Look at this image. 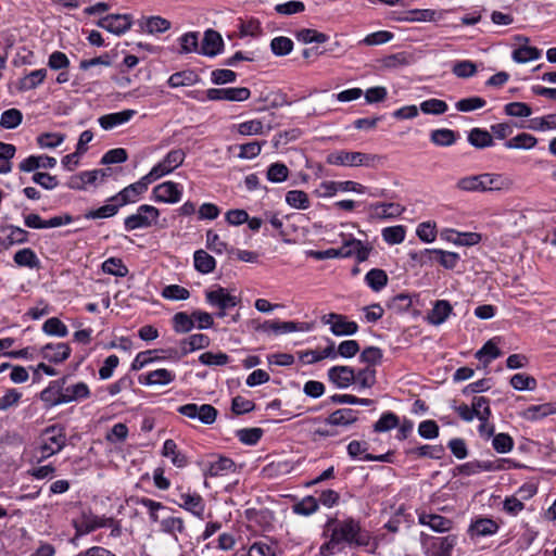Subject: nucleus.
I'll list each match as a JSON object with an SVG mask.
<instances>
[{
    "label": "nucleus",
    "instance_id": "nucleus-20",
    "mask_svg": "<svg viewBox=\"0 0 556 556\" xmlns=\"http://www.w3.org/2000/svg\"><path fill=\"white\" fill-rule=\"evenodd\" d=\"M155 201L164 203H176L180 200L181 190L178 185L172 181H166L157 185L153 189Z\"/></svg>",
    "mask_w": 556,
    "mask_h": 556
},
{
    "label": "nucleus",
    "instance_id": "nucleus-18",
    "mask_svg": "<svg viewBox=\"0 0 556 556\" xmlns=\"http://www.w3.org/2000/svg\"><path fill=\"white\" fill-rule=\"evenodd\" d=\"M112 523V517H99L91 513H84L78 522H75V529L80 534H88L99 528H105Z\"/></svg>",
    "mask_w": 556,
    "mask_h": 556
},
{
    "label": "nucleus",
    "instance_id": "nucleus-50",
    "mask_svg": "<svg viewBox=\"0 0 556 556\" xmlns=\"http://www.w3.org/2000/svg\"><path fill=\"white\" fill-rule=\"evenodd\" d=\"M23 114L17 109H9L2 112L0 116V126L5 129H14L21 125Z\"/></svg>",
    "mask_w": 556,
    "mask_h": 556
},
{
    "label": "nucleus",
    "instance_id": "nucleus-51",
    "mask_svg": "<svg viewBox=\"0 0 556 556\" xmlns=\"http://www.w3.org/2000/svg\"><path fill=\"white\" fill-rule=\"evenodd\" d=\"M365 280L374 291H379L387 285L388 276L384 270L374 268L366 274Z\"/></svg>",
    "mask_w": 556,
    "mask_h": 556
},
{
    "label": "nucleus",
    "instance_id": "nucleus-14",
    "mask_svg": "<svg viewBox=\"0 0 556 556\" xmlns=\"http://www.w3.org/2000/svg\"><path fill=\"white\" fill-rule=\"evenodd\" d=\"M206 302L220 311H227L228 308L235 307L238 304V299L223 287H218L215 290H208L205 292Z\"/></svg>",
    "mask_w": 556,
    "mask_h": 556
},
{
    "label": "nucleus",
    "instance_id": "nucleus-6",
    "mask_svg": "<svg viewBox=\"0 0 556 556\" xmlns=\"http://www.w3.org/2000/svg\"><path fill=\"white\" fill-rule=\"evenodd\" d=\"M177 412L190 419H198L204 425H212L217 417V409L211 404L197 405L193 403L181 405Z\"/></svg>",
    "mask_w": 556,
    "mask_h": 556
},
{
    "label": "nucleus",
    "instance_id": "nucleus-22",
    "mask_svg": "<svg viewBox=\"0 0 556 556\" xmlns=\"http://www.w3.org/2000/svg\"><path fill=\"white\" fill-rule=\"evenodd\" d=\"M136 113L137 112L135 110L128 109L121 112L102 115L99 117L98 122L103 129L110 130L116 126L129 122L136 115Z\"/></svg>",
    "mask_w": 556,
    "mask_h": 556
},
{
    "label": "nucleus",
    "instance_id": "nucleus-56",
    "mask_svg": "<svg viewBox=\"0 0 556 556\" xmlns=\"http://www.w3.org/2000/svg\"><path fill=\"white\" fill-rule=\"evenodd\" d=\"M296 39L303 43H324L329 39V36L316 29L303 28L296 33Z\"/></svg>",
    "mask_w": 556,
    "mask_h": 556
},
{
    "label": "nucleus",
    "instance_id": "nucleus-58",
    "mask_svg": "<svg viewBox=\"0 0 556 556\" xmlns=\"http://www.w3.org/2000/svg\"><path fill=\"white\" fill-rule=\"evenodd\" d=\"M271 52L277 56L288 55L293 49V41L285 36L275 37L270 42Z\"/></svg>",
    "mask_w": 556,
    "mask_h": 556
},
{
    "label": "nucleus",
    "instance_id": "nucleus-46",
    "mask_svg": "<svg viewBox=\"0 0 556 556\" xmlns=\"http://www.w3.org/2000/svg\"><path fill=\"white\" fill-rule=\"evenodd\" d=\"M540 56V49L527 45H523L513 51V60L517 63H527L529 61L538 60Z\"/></svg>",
    "mask_w": 556,
    "mask_h": 556
},
{
    "label": "nucleus",
    "instance_id": "nucleus-39",
    "mask_svg": "<svg viewBox=\"0 0 556 556\" xmlns=\"http://www.w3.org/2000/svg\"><path fill=\"white\" fill-rule=\"evenodd\" d=\"M181 500H182L181 506L185 509L191 511L193 515H195L198 517L203 516L204 510H205V505H204L203 498L199 494H197V493L182 494Z\"/></svg>",
    "mask_w": 556,
    "mask_h": 556
},
{
    "label": "nucleus",
    "instance_id": "nucleus-29",
    "mask_svg": "<svg viewBox=\"0 0 556 556\" xmlns=\"http://www.w3.org/2000/svg\"><path fill=\"white\" fill-rule=\"evenodd\" d=\"M47 77V70L46 68H39L31 71L27 75H25L23 78L20 79L18 83V90L20 91H28L37 88L39 85L43 83V80Z\"/></svg>",
    "mask_w": 556,
    "mask_h": 556
},
{
    "label": "nucleus",
    "instance_id": "nucleus-15",
    "mask_svg": "<svg viewBox=\"0 0 556 556\" xmlns=\"http://www.w3.org/2000/svg\"><path fill=\"white\" fill-rule=\"evenodd\" d=\"M185 156L181 149L172 150L148 174H170L184 163Z\"/></svg>",
    "mask_w": 556,
    "mask_h": 556
},
{
    "label": "nucleus",
    "instance_id": "nucleus-60",
    "mask_svg": "<svg viewBox=\"0 0 556 556\" xmlns=\"http://www.w3.org/2000/svg\"><path fill=\"white\" fill-rule=\"evenodd\" d=\"M510 384L515 390H534L536 388V380L527 374H516L510 378Z\"/></svg>",
    "mask_w": 556,
    "mask_h": 556
},
{
    "label": "nucleus",
    "instance_id": "nucleus-59",
    "mask_svg": "<svg viewBox=\"0 0 556 556\" xmlns=\"http://www.w3.org/2000/svg\"><path fill=\"white\" fill-rule=\"evenodd\" d=\"M405 227L404 226H392L382 229V238L389 244H399L405 239Z\"/></svg>",
    "mask_w": 556,
    "mask_h": 556
},
{
    "label": "nucleus",
    "instance_id": "nucleus-34",
    "mask_svg": "<svg viewBox=\"0 0 556 556\" xmlns=\"http://www.w3.org/2000/svg\"><path fill=\"white\" fill-rule=\"evenodd\" d=\"M63 393L64 395L61 401H63L64 404L87 399L90 395L89 388L85 382H78L65 389L63 388Z\"/></svg>",
    "mask_w": 556,
    "mask_h": 556
},
{
    "label": "nucleus",
    "instance_id": "nucleus-8",
    "mask_svg": "<svg viewBox=\"0 0 556 556\" xmlns=\"http://www.w3.org/2000/svg\"><path fill=\"white\" fill-rule=\"evenodd\" d=\"M321 323L330 325L331 332L337 336H352L357 332L358 326L355 321L348 320L346 316L330 313L321 317Z\"/></svg>",
    "mask_w": 556,
    "mask_h": 556
},
{
    "label": "nucleus",
    "instance_id": "nucleus-49",
    "mask_svg": "<svg viewBox=\"0 0 556 556\" xmlns=\"http://www.w3.org/2000/svg\"><path fill=\"white\" fill-rule=\"evenodd\" d=\"M452 541L450 536L433 540L427 551L428 556H451Z\"/></svg>",
    "mask_w": 556,
    "mask_h": 556
},
{
    "label": "nucleus",
    "instance_id": "nucleus-9",
    "mask_svg": "<svg viewBox=\"0 0 556 556\" xmlns=\"http://www.w3.org/2000/svg\"><path fill=\"white\" fill-rule=\"evenodd\" d=\"M251 97L247 87L210 88L208 98L211 101L243 102Z\"/></svg>",
    "mask_w": 556,
    "mask_h": 556
},
{
    "label": "nucleus",
    "instance_id": "nucleus-23",
    "mask_svg": "<svg viewBox=\"0 0 556 556\" xmlns=\"http://www.w3.org/2000/svg\"><path fill=\"white\" fill-rule=\"evenodd\" d=\"M65 382L66 378H62L61 380L50 382L49 387H47L40 393L41 401L50 406L64 404L63 401H61V399L64 395L63 387Z\"/></svg>",
    "mask_w": 556,
    "mask_h": 556
},
{
    "label": "nucleus",
    "instance_id": "nucleus-32",
    "mask_svg": "<svg viewBox=\"0 0 556 556\" xmlns=\"http://www.w3.org/2000/svg\"><path fill=\"white\" fill-rule=\"evenodd\" d=\"M210 345V338L203 333H194L180 342L184 354L191 353L195 350L204 349Z\"/></svg>",
    "mask_w": 556,
    "mask_h": 556
},
{
    "label": "nucleus",
    "instance_id": "nucleus-27",
    "mask_svg": "<svg viewBox=\"0 0 556 556\" xmlns=\"http://www.w3.org/2000/svg\"><path fill=\"white\" fill-rule=\"evenodd\" d=\"M556 413V403L549 402L540 405H531L522 413L530 421L540 420Z\"/></svg>",
    "mask_w": 556,
    "mask_h": 556
},
{
    "label": "nucleus",
    "instance_id": "nucleus-62",
    "mask_svg": "<svg viewBox=\"0 0 556 556\" xmlns=\"http://www.w3.org/2000/svg\"><path fill=\"white\" fill-rule=\"evenodd\" d=\"M237 77L236 72L227 68H217L211 73V81L218 86L235 83Z\"/></svg>",
    "mask_w": 556,
    "mask_h": 556
},
{
    "label": "nucleus",
    "instance_id": "nucleus-3",
    "mask_svg": "<svg viewBox=\"0 0 556 556\" xmlns=\"http://www.w3.org/2000/svg\"><path fill=\"white\" fill-rule=\"evenodd\" d=\"M66 444V434L63 427L53 425L46 428L41 434V458H48L59 453Z\"/></svg>",
    "mask_w": 556,
    "mask_h": 556
},
{
    "label": "nucleus",
    "instance_id": "nucleus-1",
    "mask_svg": "<svg viewBox=\"0 0 556 556\" xmlns=\"http://www.w3.org/2000/svg\"><path fill=\"white\" fill-rule=\"evenodd\" d=\"M331 534L329 541L320 546V554L323 556H330L339 553L342 547L341 544L354 546H368L370 543L369 533L362 529L358 521L349 518L345 520H333L330 523Z\"/></svg>",
    "mask_w": 556,
    "mask_h": 556
},
{
    "label": "nucleus",
    "instance_id": "nucleus-52",
    "mask_svg": "<svg viewBox=\"0 0 556 556\" xmlns=\"http://www.w3.org/2000/svg\"><path fill=\"white\" fill-rule=\"evenodd\" d=\"M42 331L49 336L64 338L68 333L67 327L56 317H51L43 323Z\"/></svg>",
    "mask_w": 556,
    "mask_h": 556
},
{
    "label": "nucleus",
    "instance_id": "nucleus-16",
    "mask_svg": "<svg viewBox=\"0 0 556 556\" xmlns=\"http://www.w3.org/2000/svg\"><path fill=\"white\" fill-rule=\"evenodd\" d=\"M224 48V40L220 34L214 29H207L204 31V37L202 40V45L199 54L214 58L217 54L222 53Z\"/></svg>",
    "mask_w": 556,
    "mask_h": 556
},
{
    "label": "nucleus",
    "instance_id": "nucleus-48",
    "mask_svg": "<svg viewBox=\"0 0 556 556\" xmlns=\"http://www.w3.org/2000/svg\"><path fill=\"white\" fill-rule=\"evenodd\" d=\"M286 202L293 208L306 210L309 207V200L306 192L302 190H291L286 193Z\"/></svg>",
    "mask_w": 556,
    "mask_h": 556
},
{
    "label": "nucleus",
    "instance_id": "nucleus-11",
    "mask_svg": "<svg viewBox=\"0 0 556 556\" xmlns=\"http://www.w3.org/2000/svg\"><path fill=\"white\" fill-rule=\"evenodd\" d=\"M309 329L311 327L306 323L280 320H266L256 328V330L258 331L275 334L288 333L293 331H308Z\"/></svg>",
    "mask_w": 556,
    "mask_h": 556
},
{
    "label": "nucleus",
    "instance_id": "nucleus-63",
    "mask_svg": "<svg viewBox=\"0 0 556 556\" xmlns=\"http://www.w3.org/2000/svg\"><path fill=\"white\" fill-rule=\"evenodd\" d=\"M448 109L447 103L440 99H429L420 103V110L425 114L440 115Z\"/></svg>",
    "mask_w": 556,
    "mask_h": 556
},
{
    "label": "nucleus",
    "instance_id": "nucleus-47",
    "mask_svg": "<svg viewBox=\"0 0 556 556\" xmlns=\"http://www.w3.org/2000/svg\"><path fill=\"white\" fill-rule=\"evenodd\" d=\"M98 176H68L66 185L71 189L91 190L97 187Z\"/></svg>",
    "mask_w": 556,
    "mask_h": 556
},
{
    "label": "nucleus",
    "instance_id": "nucleus-54",
    "mask_svg": "<svg viewBox=\"0 0 556 556\" xmlns=\"http://www.w3.org/2000/svg\"><path fill=\"white\" fill-rule=\"evenodd\" d=\"M173 327L176 332L186 333L192 330L194 327V320L192 315H188L185 312L176 313L173 317Z\"/></svg>",
    "mask_w": 556,
    "mask_h": 556
},
{
    "label": "nucleus",
    "instance_id": "nucleus-35",
    "mask_svg": "<svg viewBox=\"0 0 556 556\" xmlns=\"http://www.w3.org/2000/svg\"><path fill=\"white\" fill-rule=\"evenodd\" d=\"M452 312L448 301H437L433 308L428 313L427 319L432 325L442 324Z\"/></svg>",
    "mask_w": 556,
    "mask_h": 556
},
{
    "label": "nucleus",
    "instance_id": "nucleus-7",
    "mask_svg": "<svg viewBox=\"0 0 556 556\" xmlns=\"http://www.w3.org/2000/svg\"><path fill=\"white\" fill-rule=\"evenodd\" d=\"M159 177L160 176H143L141 180L124 188L119 193L113 197L111 201L118 202V205L122 206L127 203L136 202L138 197L148 189V185Z\"/></svg>",
    "mask_w": 556,
    "mask_h": 556
},
{
    "label": "nucleus",
    "instance_id": "nucleus-24",
    "mask_svg": "<svg viewBox=\"0 0 556 556\" xmlns=\"http://www.w3.org/2000/svg\"><path fill=\"white\" fill-rule=\"evenodd\" d=\"M201 81V77L193 70H185L172 74L167 79L170 88L189 87Z\"/></svg>",
    "mask_w": 556,
    "mask_h": 556
},
{
    "label": "nucleus",
    "instance_id": "nucleus-61",
    "mask_svg": "<svg viewBox=\"0 0 556 556\" xmlns=\"http://www.w3.org/2000/svg\"><path fill=\"white\" fill-rule=\"evenodd\" d=\"M359 388H371L376 383V369L367 366L355 372V381Z\"/></svg>",
    "mask_w": 556,
    "mask_h": 556
},
{
    "label": "nucleus",
    "instance_id": "nucleus-44",
    "mask_svg": "<svg viewBox=\"0 0 556 556\" xmlns=\"http://www.w3.org/2000/svg\"><path fill=\"white\" fill-rule=\"evenodd\" d=\"M178 42L180 46L179 52L181 54H187L191 52H197L200 50L199 48V33L198 31H188L181 35L178 38Z\"/></svg>",
    "mask_w": 556,
    "mask_h": 556
},
{
    "label": "nucleus",
    "instance_id": "nucleus-40",
    "mask_svg": "<svg viewBox=\"0 0 556 556\" xmlns=\"http://www.w3.org/2000/svg\"><path fill=\"white\" fill-rule=\"evenodd\" d=\"M170 26L172 23L168 20L157 15L147 17L142 24V28L151 35L163 34L167 31Z\"/></svg>",
    "mask_w": 556,
    "mask_h": 556
},
{
    "label": "nucleus",
    "instance_id": "nucleus-42",
    "mask_svg": "<svg viewBox=\"0 0 556 556\" xmlns=\"http://www.w3.org/2000/svg\"><path fill=\"white\" fill-rule=\"evenodd\" d=\"M16 148L14 144L0 141V174H8L12 170L11 160L14 157Z\"/></svg>",
    "mask_w": 556,
    "mask_h": 556
},
{
    "label": "nucleus",
    "instance_id": "nucleus-28",
    "mask_svg": "<svg viewBox=\"0 0 556 556\" xmlns=\"http://www.w3.org/2000/svg\"><path fill=\"white\" fill-rule=\"evenodd\" d=\"M357 420V412L350 408L337 409L326 419V424L331 426H350Z\"/></svg>",
    "mask_w": 556,
    "mask_h": 556
},
{
    "label": "nucleus",
    "instance_id": "nucleus-45",
    "mask_svg": "<svg viewBox=\"0 0 556 556\" xmlns=\"http://www.w3.org/2000/svg\"><path fill=\"white\" fill-rule=\"evenodd\" d=\"M538 140L534 136L521 132L505 142L508 149H531L536 144Z\"/></svg>",
    "mask_w": 556,
    "mask_h": 556
},
{
    "label": "nucleus",
    "instance_id": "nucleus-10",
    "mask_svg": "<svg viewBox=\"0 0 556 556\" xmlns=\"http://www.w3.org/2000/svg\"><path fill=\"white\" fill-rule=\"evenodd\" d=\"M97 25L114 35H122L131 27L132 16L130 14H109L101 17Z\"/></svg>",
    "mask_w": 556,
    "mask_h": 556
},
{
    "label": "nucleus",
    "instance_id": "nucleus-38",
    "mask_svg": "<svg viewBox=\"0 0 556 556\" xmlns=\"http://www.w3.org/2000/svg\"><path fill=\"white\" fill-rule=\"evenodd\" d=\"M194 267L202 274H210L215 269L216 261L204 250H198L193 255Z\"/></svg>",
    "mask_w": 556,
    "mask_h": 556
},
{
    "label": "nucleus",
    "instance_id": "nucleus-57",
    "mask_svg": "<svg viewBox=\"0 0 556 556\" xmlns=\"http://www.w3.org/2000/svg\"><path fill=\"white\" fill-rule=\"evenodd\" d=\"M498 529V526L492 519H479L471 525L470 530L473 534L485 536L494 534Z\"/></svg>",
    "mask_w": 556,
    "mask_h": 556
},
{
    "label": "nucleus",
    "instance_id": "nucleus-43",
    "mask_svg": "<svg viewBox=\"0 0 556 556\" xmlns=\"http://www.w3.org/2000/svg\"><path fill=\"white\" fill-rule=\"evenodd\" d=\"M65 137L62 132H42L37 136L36 142L41 149H53L61 146Z\"/></svg>",
    "mask_w": 556,
    "mask_h": 556
},
{
    "label": "nucleus",
    "instance_id": "nucleus-21",
    "mask_svg": "<svg viewBox=\"0 0 556 556\" xmlns=\"http://www.w3.org/2000/svg\"><path fill=\"white\" fill-rule=\"evenodd\" d=\"M41 355L50 363H62L71 355V348L66 343H48L41 349Z\"/></svg>",
    "mask_w": 556,
    "mask_h": 556
},
{
    "label": "nucleus",
    "instance_id": "nucleus-17",
    "mask_svg": "<svg viewBox=\"0 0 556 556\" xmlns=\"http://www.w3.org/2000/svg\"><path fill=\"white\" fill-rule=\"evenodd\" d=\"M56 166V159L46 154L29 155L18 164V169L24 173L39 169H52Z\"/></svg>",
    "mask_w": 556,
    "mask_h": 556
},
{
    "label": "nucleus",
    "instance_id": "nucleus-31",
    "mask_svg": "<svg viewBox=\"0 0 556 556\" xmlns=\"http://www.w3.org/2000/svg\"><path fill=\"white\" fill-rule=\"evenodd\" d=\"M419 521L422 525L429 526L437 532L448 531L452 528V521L443 516L434 514H421Z\"/></svg>",
    "mask_w": 556,
    "mask_h": 556
},
{
    "label": "nucleus",
    "instance_id": "nucleus-53",
    "mask_svg": "<svg viewBox=\"0 0 556 556\" xmlns=\"http://www.w3.org/2000/svg\"><path fill=\"white\" fill-rule=\"evenodd\" d=\"M102 270L116 277H125L128 274V268L124 265L123 261L116 257H110L104 261Z\"/></svg>",
    "mask_w": 556,
    "mask_h": 556
},
{
    "label": "nucleus",
    "instance_id": "nucleus-33",
    "mask_svg": "<svg viewBox=\"0 0 556 556\" xmlns=\"http://www.w3.org/2000/svg\"><path fill=\"white\" fill-rule=\"evenodd\" d=\"M162 455L170 458L174 466L182 468L187 465V457L177 448L174 440L168 439L163 444Z\"/></svg>",
    "mask_w": 556,
    "mask_h": 556
},
{
    "label": "nucleus",
    "instance_id": "nucleus-26",
    "mask_svg": "<svg viewBox=\"0 0 556 556\" xmlns=\"http://www.w3.org/2000/svg\"><path fill=\"white\" fill-rule=\"evenodd\" d=\"M175 374L168 369L161 368L140 377L139 381L149 386H165L174 381Z\"/></svg>",
    "mask_w": 556,
    "mask_h": 556
},
{
    "label": "nucleus",
    "instance_id": "nucleus-19",
    "mask_svg": "<svg viewBox=\"0 0 556 556\" xmlns=\"http://www.w3.org/2000/svg\"><path fill=\"white\" fill-rule=\"evenodd\" d=\"M328 379L338 388L345 389L355 381V370L350 366H333L328 370Z\"/></svg>",
    "mask_w": 556,
    "mask_h": 556
},
{
    "label": "nucleus",
    "instance_id": "nucleus-2",
    "mask_svg": "<svg viewBox=\"0 0 556 556\" xmlns=\"http://www.w3.org/2000/svg\"><path fill=\"white\" fill-rule=\"evenodd\" d=\"M457 186L465 191H507L511 188L513 180L508 176H466Z\"/></svg>",
    "mask_w": 556,
    "mask_h": 556
},
{
    "label": "nucleus",
    "instance_id": "nucleus-37",
    "mask_svg": "<svg viewBox=\"0 0 556 556\" xmlns=\"http://www.w3.org/2000/svg\"><path fill=\"white\" fill-rule=\"evenodd\" d=\"M235 471V463L227 457H219L217 460L210 463L205 471V476L218 477Z\"/></svg>",
    "mask_w": 556,
    "mask_h": 556
},
{
    "label": "nucleus",
    "instance_id": "nucleus-12",
    "mask_svg": "<svg viewBox=\"0 0 556 556\" xmlns=\"http://www.w3.org/2000/svg\"><path fill=\"white\" fill-rule=\"evenodd\" d=\"M341 237L343 238V242L339 250L342 251V253L344 252L341 257L354 256L358 263L365 262L368 258L371 247L363 243L358 239L352 237L346 238L343 233Z\"/></svg>",
    "mask_w": 556,
    "mask_h": 556
},
{
    "label": "nucleus",
    "instance_id": "nucleus-30",
    "mask_svg": "<svg viewBox=\"0 0 556 556\" xmlns=\"http://www.w3.org/2000/svg\"><path fill=\"white\" fill-rule=\"evenodd\" d=\"M414 62V55L406 51H401L387 55L382 59V66L389 70H397L408 66Z\"/></svg>",
    "mask_w": 556,
    "mask_h": 556
},
{
    "label": "nucleus",
    "instance_id": "nucleus-5",
    "mask_svg": "<svg viewBox=\"0 0 556 556\" xmlns=\"http://www.w3.org/2000/svg\"><path fill=\"white\" fill-rule=\"evenodd\" d=\"M329 163L343 166H371L379 161L376 155L362 152L339 151L329 155Z\"/></svg>",
    "mask_w": 556,
    "mask_h": 556
},
{
    "label": "nucleus",
    "instance_id": "nucleus-36",
    "mask_svg": "<svg viewBox=\"0 0 556 556\" xmlns=\"http://www.w3.org/2000/svg\"><path fill=\"white\" fill-rule=\"evenodd\" d=\"M14 262L22 267H28V268H40V261L36 253L30 248H24L22 250H18L14 256Z\"/></svg>",
    "mask_w": 556,
    "mask_h": 556
},
{
    "label": "nucleus",
    "instance_id": "nucleus-41",
    "mask_svg": "<svg viewBox=\"0 0 556 556\" xmlns=\"http://www.w3.org/2000/svg\"><path fill=\"white\" fill-rule=\"evenodd\" d=\"M468 141L475 148L483 149L493 144V137L485 129L473 128L468 135Z\"/></svg>",
    "mask_w": 556,
    "mask_h": 556
},
{
    "label": "nucleus",
    "instance_id": "nucleus-13",
    "mask_svg": "<svg viewBox=\"0 0 556 556\" xmlns=\"http://www.w3.org/2000/svg\"><path fill=\"white\" fill-rule=\"evenodd\" d=\"M74 220L70 214L51 217L48 220H43L38 214H28L24 218V224L28 228L43 229V228H55L64 225H68Z\"/></svg>",
    "mask_w": 556,
    "mask_h": 556
},
{
    "label": "nucleus",
    "instance_id": "nucleus-25",
    "mask_svg": "<svg viewBox=\"0 0 556 556\" xmlns=\"http://www.w3.org/2000/svg\"><path fill=\"white\" fill-rule=\"evenodd\" d=\"M160 530L179 542V535L186 534L185 521L180 517L168 516L160 521Z\"/></svg>",
    "mask_w": 556,
    "mask_h": 556
},
{
    "label": "nucleus",
    "instance_id": "nucleus-64",
    "mask_svg": "<svg viewBox=\"0 0 556 556\" xmlns=\"http://www.w3.org/2000/svg\"><path fill=\"white\" fill-rule=\"evenodd\" d=\"M318 509V501L313 496H306L293 505V511L298 515L308 516Z\"/></svg>",
    "mask_w": 556,
    "mask_h": 556
},
{
    "label": "nucleus",
    "instance_id": "nucleus-4",
    "mask_svg": "<svg viewBox=\"0 0 556 556\" xmlns=\"http://www.w3.org/2000/svg\"><path fill=\"white\" fill-rule=\"evenodd\" d=\"M160 211L148 204L140 205L137 213L125 218L126 230L131 231L139 228H148L156 224Z\"/></svg>",
    "mask_w": 556,
    "mask_h": 556
},
{
    "label": "nucleus",
    "instance_id": "nucleus-55",
    "mask_svg": "<svg viewBox=\"0 0 556 556\" xmlns=\"http://www.w3.org/2000/svg\"><path fill=\"white\" fill-rule=\"evenodd\" d=\"M404 207L397 203H382L375 207V214L378 218H394L400 216Z\"/></svg>",
    "mask_w": 556,
    "mask_h": 556
}]
</instances>
